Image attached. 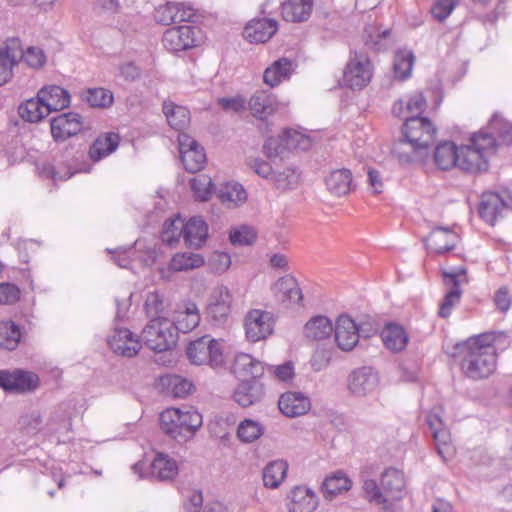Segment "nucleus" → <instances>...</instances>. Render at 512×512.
I'll return each instance as SVG.
<instances>
[{
  "mask_svg": "<svg viewBox=\"0 0 512 512\" xmlns=\"http://www.w3.org/2000/svg\"><path fill=\"white\" fill-rule=\"evenodd\" d=\"M460 356H462L461 370L469 379L488 378L496 369L497 354L465 348Z\"/></svg>",
  "mask_w": 512,
  "mask_h": 512,
  "instance_id": "nucleus-8",
  "label": "nucleus"
},
{
  "mask_svg": "<svg viewBox=\"0 0 512 512\" xmlns=\"http://www.w3.org/2000/svg\"><path fill=\"white\" fill-rule=\"evenodd\" d=\"M201 320L197 305L189 302L183 311L176 313L174 321L171 322L173 330L179 333H188L196 328Z\"/></svg>",
  "mask_w": 512,
  "mask_h": 512,
  "instance_id": "nucleus-38",
  "label": "nucleus"
},
{
  "mask_svg": "<svg viewBox=\"0 0 512 512\" xmlns=\"http://www.w3.org/2000/svg\"><path fill=\"white\" fill-rule=\"evenodd\" d=\"M434 163L438 169L442 171H449L456 167L463 173L469 175V171L466 169L467 165H470V161L466 164V152L463 149V145L457 146L453 141H442L437 144L433 154Z\"/></svg>",
  "mask_w": 512,
  "mask_h": 512,
  "instance_id": "nucleus-11",
  "label": "nucleus"
},
{
  "mask_svg": "<svg viewBox=\"0 0 512 512\" xmlns=\"http://www.w3.org/2000/svg\"><path fill=\"white\" fill-rule=\"evenodd\" d=\"M148 473L159 481H172L178 475L179 467L175 459L158 452L149 465Z\"/></svg>",
  "mask_w": 512,
  "mask_h": 512,
  "instance_id": "nucleus-33",
  "label": "nucleus"
},
{
  "mask_svg": "<svg viewBox=\"0 0 512 512\" xmlns=\"http://www.w3.org/2000/svg\"><path fill=\"white\" fill-rule=\"evenodd\" d=\"M107 344L113 353L128 358L136 356L142 348L138 337L128 328L115 329Z\"/></svg>",
  "mask_w": 512,
  "mask_h": 512,
  "instance_id": "nucleus-19",
  "label": "nucleus"
},
{
  "mask_svg": "<svg viewBox=\"0 0 512 512\" xmlns=\"http://www.w3.org/2000/svg\"><path fill=\"white\" fill-rule=\"evenodd\" d=\"M233 295L223 284L214 287L207 299L204 316L214 328H225L231 319Z\"/></svg>",
  "mask_w": 512,
  "mask_h": 512,
  "instance_id": "nucleus-6",
  "label": "nucleus"
},
{
  "mask_svg": "<svg viewBox=\"0 0 512 512\" xmlns=\"http://www.w3.org/2000/svg\"><path fill=\"white\" fill-rule=\"evenodd\" d=\"M380 485L387 501H400L406 495L404 473L395 467H388L382 472Z\"/></svg>",
  "mask_w": 512,
  "mask_h": 512,
  "instance_id": "nucleus-20",
  "label": "nucleus"
},
{
  "mask_svg": "<svg viewBox=\"0 0 512 512\" xmlns=\"http://www.w3.org/2000/svg\"><path fill=\"white\" fill-rule=\"evenodd\" d=\"M203 40V32L196 25H177L168 28L162 36V43L166 50L177 54L189 52V60L197 61L196 52Z\"/></svg>",
  "mask_w": 512,
  "mask_h": 512,
  "instance_id": "nucleus-4",
  "label": "nucleus"
},
{
  "mask_svg": "<svg viewBox=\"0 0 512 512\" xmlns=\"http://www.w3.org/2000/svg\"><path fill=\"white\" fill-rule=\"evenodd\" d=\"M40 386L38 374L22 368L0 369V388L7 394L24 395Z\"/></svg>",
  "mask_w": 512,
  "mask_h": 512,
  "instance_id": "nucleus-10",
  "label": "nucleus"
},
{
  "mask_svg": "<svg viewBox=\"0 0 512 512\" xmlns=\"http://www.w3.org/2000/svg\"><path fill=\"white\" fill-rule=\"evenodd\" d=\"M295 66H267L263 73V81L270 87L278 86L282 80L288 79Z\"/></svg>",
  "mask_w": 512,
  "mask_h": 512,
  "instance_id": "nucleus-60",
  "label": "nucleus"
},
{
  "mask_svg": "<svg viewBox=\"0 0 512 512\" xmlns=\"http://www.w3.org/2000/svg\"><path fill=\"white\" fill-rule=\"evenodd\" d=\"M287 471L288 463L285 460H275L268 463L262 473L264 486L270 489L278 488L286 478Z\"/></svg>",
  "mask_w": 512,
  "mask_h": 512,
  "instance_id": "nucleus-44",
  "label": "nucleus"
},
{
  "mask_svg": "<svg viewBox=\"0 0 512 512\" xmlns=\"http://www.w3.org/2000/svg\"><path fill=\"white\" fill-rule=\"evenodd\" d=\"M333 333L337 347L344 352L352 351L359 342L357 323L348 314L338 316Z\"/></svg>",
  "mask_w": 512,
  "mask_h": 512,
  "instance_id": "nucleus-18",
  "label": "nucleus"
},
{
  "mask_svg": "<svg viewBox=\"0 0 512 512\" xmlns=\"http://www.w3.org/2000/svg\"><path fill=\"white\" fill-rule=\"evenodd\" d=\"M459 4V0H436L430 12L438 22H444Z\"/></svg>",
  "mask_w": 512,
  "mask_h": 512,
  "instance_id": "nucleus-63",
  "label": "nucleus"
},
{
  "mask_svg": "<svg viewBox=\"0 0 512 512\" xmlns=\"http://www.w3.org/2000/svg\"><path fill=\"white\" fill-rule=\"evenodd\" d=\"M50 132L56 143H61L83 130V117L73 111L63 112L49 120Z\"/></svg>",
  "mask_w": 512,
  "mask_h": 512,
  "instance_id": "nucleus-14",
  "label": "nucleus"
},
{
  "mask_svg": "<svg viewBox=\"0 0 512 512\" xmlns=\"http://www.w3.org/2000/svg\"><path fill=\"white\" fill-rule=\"evenodd\" d=\"M274 319L271 312L251 309L244 318L246 338L251 342H258L273 333Z\"/></svg>",
  "mask_w": 512,
  "mask_h": 512,
  "instance_id": "nucleus-13",
  "label": "nucleus"
},
{
  "mask_svg": "<svg viewBox=\"0 0 512 512\" xmlns=\"http://www.w3.org/2000/svg\"><path fill=\"white\" fill-rule=\"evenodd\" d=\"M62 162L56 166L50 162L41 164L39 174L45 179L65 181L77 173H90L93 169L91 163L85 158V148L82 144L69 143L61 154Z\"/></svg>",
  "mask_w": 512,
  "mask_h": 512,
  "instance_id": "nucleus-2",
  "label": "nucleus"
},
{
  "mask_svg": "<svg viewBox=\"0 0 512 512\" xmlns=\"http://www.w3.org/2000/svg\"><path fill=\"white\" fill-rule=\"evenodd\" d=\"M441 276L443 283L450 286V289L444 294L438 310V316L445 319L451 315L452 308L460 301L463 291L460 287V279H457L455 274L444 270Z\"/></svg>",
  "mask_w": 512,
  "mask_h": 512,
  "instance_id": "nucleus-27",
  "label": "nucleus"
},
{
  "mask_svg": "<svg viewBox=\"0 0 512 512\" xmlns=\"http://www.w3.org/2000/svg\"><path fill=\"white\" fill-rule=\"evenodd\" d=\"M351 487V479L343 471L338 470L324 479L321 491L325 499L332 500L343 492L349 491Z\"/></svg>",
  "mask_w": 512,
  "mask_h": 512,
  "instance_id": "nucleus-39",
  "label": "nucleus"
},
{
  "mask_svg": "<svg viewBox=\"0 0 512 512\" xmlns=\"http://www.w3.org/2000/svg\"><path fill=\"white\" fill-rule=\"evenodd\" d=\"M217 197L222 203H244L247 200V192L238 182H226L216 191Z\"/></svg>",
  "mask_w": 512,
  "mask_h": 512,
  "instance_id": "nucleus-50",
  "label": "nucleus"
},
{
  "mask_svg": "<svg viewBox=\"0 0 512 512\" xmlns=\"http://www.w3.org/2000/svg\"><path fill=\"white\" fill-rule=\"evenodd\" d=\"M178 142L184 169L191 174L201 171L207 163L204 147L186 133H179Z\"/></svg>",
  "mask_w": 512,
  "mask_h": 512,
  "instance_id": "nucleus-12",
  "label": "nucleus"
},
{
  "mask_svg": "<svg viewBox=\"0 0 512 512\" xmlns=\"http://www.w3.org/2000/svg\"><path fill=\"white\" fill-rule=\"evenodd\" d=\"M384 346L395 353L403 351L409 343V335L403 325L388 321L380 332Z\"/></svg>",
  "mask_w": 512,
  "mask_h": 512,
  "instance_id": "nucleus-28",
  "label": "nucleus"
},
{
  "mask_svg": "<svg viewBox=\"0 0 512 512\" xmlns=\"http://www.w3.org/2000/svg\"><path fill=\"white\" fill-rule=\"evenodd\" d=\"M456 234L449 227L436 226L429 235V248L435 255L442 256L455 249Z\"/></svg>",
  "mask_w": 512,
  "mask_h": 512,
  "instance_id": "nucleus-35",
  "label": "nucleus"
},
{
  "mask_svg": "<svg viewBox=\"0 0 512 512\" xmlns=\"http://www.w3.org/2000/svg\"><path fill=\"white\" fill-rule=\"evenodd\" d=\"M264 426L252 419H244L237 428V437L242 443H252L264 433Z\"/></svg>",
  "mask_w": 512,
  "mask_h": 512,
  "instance_id": "nucleus-55",
  "label": "nucleus"
},
{
  "mask_svg": "<svg viewBox=\"0 0 512 512\" xmlns=\"http://www.w3.org/2000/svg\"><path fill=\"white\" fill-rule=\"evenodd\" d=\"M281 133L286 152L296 149L307 151L311 148L312 141L310 136L293 128H285Z\"/></svg>",
  "mask_w": 512,
  "mask_h": 512,
  "instance_id": "nucleus-49",
  "label": "nucleus"
},
{
  "mask_svg": "<svg viewBox=\"0 0 512 512\" xmlns=\"http://www.w3.org/2000/svg\"><path fill=\"white\" fill-rule=\"evenodd\" d=\"M42 423V417L37 411L24 414L18 420L19 429L28 436H33L40 432L42 430Z\"/></svg>",
  "mask_w": 512,
  "mask_h": 512,
  "instance_id": "nucleus-62",
  "label": "nucleus"
},
{
  "mask_svg": "<svg viewBox=\"0 0 512 512\" xmlns=\"http://www.w3.org/2000/svg\"><path fill=\"white\" fill-rule=\"evenodd\" d=\"M178 433L180 442L187 441L192 438L195 433L201 428L203 424L202 415L192 407L189 410L183 411L178 408Z\"/></svg>",
  "mask_w": 512,
  "mask_h": 512,
  "instance_id": "nucleus-37",
  "label": "nucleus"
},
{
  "mask_svg": "<svg viewBox=\"0 0 512 512\" xmlns=\"http://www.w3.org/2000/svg\"><path fill=\"white\" fill-rule=\"evenodd\" d=\"M178 420V408H168L162 411L159 415V427L162 433L176 440L177 442H180V436L178 433Z\"/></svg>",
  "mask_w": 512,
  "mask_h": 512,
  "instance_id": "nucleus-52",
  "label": "nucleus"
},
{
  "mask_svg": "<svg viewBox=\"0 0 512 512\" xmlns=\"http://www.w3.org/2000/svg\"><path fill=\"white\" fill-rule=\"evenodd\" d=\"M21 327L12 320L0 322V348L13 351L21 340Z\"/></svg>",
  "mask_w": 512,
  "mask_h": 512,
  "instance_id": "nucleus-45",
  "label": "nucleus"
},
{
  "mask_svg": "<svg viewBox=\"0 0 512 512\" xmlns=\"http://www.w3.org/2000/svg\"><path fill=\"white\" fill-rule=\"evenodd\" d=\"M503 335L502 332L497 331H487L480 333L478 335L469 337L467 340L463 342H458L453 346V352L451 356L453 358L459 357L462 354L465 348H471L476 351L483 352H491L492 354H497L495 342L496 340Z\"/></svg>",
  "mask_w": 512,
  "mask_h": 512,
  "instance_id": "nucleus-22",
  "label": "nucleus"
},
{
  "mask_svg": "<svg viewBox=\"0 0 512 512\" xmlns=\"http://www.w3.org/2000/svg\"><path fill=\"white\" fill-rule=\"evenodd\" d=\"M184 225V219L181 218L180 214L166 219L160 235L162 242L169 247H175L182 237V227Z\"/></svg>",
  "mask_w": 512,
  "mask_h": 512,
  "instance_id": "nucleus-46",
  "label": "nucleus"
},
{
  "mask_svg": "<svg viewBox=\"0 0 512 512\" xmlns=\"http://www.w3.org/2000/svg\"><path fill=\"white\" fill-rule=\"evenodd\" d=\"M334 330L330 318L325 315H315L304 325V335L308 339L323 340L329 338Z\"/></svg>",
  "mask_w": 512,
  "mask_h": 512,
  "instance_id": "nucleus-41",
  "label": "nucleus"
},
{
  "mask_svg": "<svg viewBox=\"0 0 512 512\" xmlns=\"http://www.w3.org/2000/svg\"><path fill=\"white\" fill-rule=\"evenodd\" d=\"M499 142L495 137L492 130L486 127L481 128L479 131L474 132L469 139V144L463 145L466 152V169L469 175L478 177L489 172L490 161L489 156L496 154Z\"/></svg>",
  "mask_w": 512,
  "mask_h": 512,
  "instance_id": "nucleus-1",
  "label": "nucleus"
},
{
  "mask_svg": "<svg viewBox=\"0 0 512 512\" xmlns=\"http://www.w3.org/2000/svg\"><path fill=\"white\" fill-rule=\"evenodd\" d=\"M325 184L328 191L337 197L347 195L356 187L352 172L347 168L333 170L325 178Z\"/></svg>",
  "mask_w": 512,
  "mask_h": 512,
  "instance_id": "nucleus-36",
  "label": "nucleus"
},
{
  "mask_svg": "<svg viewBox=\"0 0 512 512\" xmlns=\"http://www.w3.org/2000/svg\"><path fill=\"white\" fill-rule=\"evenodd\" d=\"M160 384L167 394L174 398H185L194 389L193 383L177 374H168L160 377Z\"/></svg>",
  "mask_w": 512,
  "mask_h": 512,
  "instance_id": "nucleus-40",
  "label": "nucleus"
},
{
  "mask_svg": "<svg viewBox=\"0 0 512 512\" xmlns=\"http://www.w3.org/2000/svg\"><path fill=\"white\" fill-rule=\"evenodd\" d=\"M311 407L310 399L302 392L287 391L278 400L280 412L289 418L298 417L308 412Z\"/></svg>",
  "mask_w": 512,
  "mask_h": 512,
  "instance_id": "nucleus-24",
  "label": "nucleus"
},
{
  "mask_svg": "<svg viewBox=\"0 0 512 512\" xmlns=\"http://www.w3.org/2000/svg\"><path fill=\"white\" fill-rule=\"evenodd\" d=\"M276 289L281 293V300L293 304H302L303 294L296 278L292 275H285L276 282Z\"/></svg>",
  "mask_w": 512,
  "mask_h": 512,
  "instance_id": "nucleus-43",
  "label": "nucleus"
},
{
  "mask_svg": "<svg viewBox=\"0 0 512 512\" xmlns=\"http://www.w3.org/2000/svg\"><path fill=\"white\" fill-rule=\"evenodd\" d=\"M313 10V0H286L281 3V16L286 22L307 21Z\"/></svg>",
  "mask_w": 512,
  "mask_h": 512,
  "instance_id": "nucleus-34",
  "label": "nucleus"
},
{
  "mask_svg": "<svg viewBox=\"0 0 512 512\" xmlns=\"http://www.w3.org/2000/svg\"><path fill=\"white\" fill-rule=\"evenodd\" d=\"M185 355L192 365L219 367L225 363L221 342L210 335H203L187 343Z\"/></svg>",
  "mask_w": 512,
  "mask_h": 512,
  "instance_id": "nucleus-5",
  "label": "nucleus"
},
{
  "mask_svg": "<svg viewBox=\"0 0 512 512\" xmlns=\"http://www.w3.org/2000/svg\"><path fill=\"white\" fill-rule=\"evenodd\" d=\"M229 240L234 246H250L256 242L257 232L253 227L244 224L229 231Z\"/></svg>",
  "mask_w": 512,
  "mask_h": 512,
  "instance_id": "nucleus-58",
  "label": "nucleus"
},
{
  "mask_svg": "<svg viewBox=\"0 0 512 512\" xmlns=\"http://www.w3.org/2000/svg\"><path fill=\"white\" fill-rule=\"evenodd\" d=\"M374 66H345L343 76L338 81L341 88H349L353 91L362 90L371 81Z\"/></svg>",
  "mask_w": 512,
  "mask_h": 512,
  "instance_id": "nucleus-30",
  "label": "nucleus"
},
{
  "mask_svg": "<svg viewBox=\"0 0 512 512\" xmlns=\"http://www.w3.org/2000/svg\"><path fill=\"white\" fill-rule=\"evenodd\" d=\"M379 384L378 372L371 366H362L352 370L347 379V388L355 397H365Z\"/></svg>",
  "mask_w": 512,
  "mask_h": 512,
  "instance_id": "nucleus-15",
  "label": "nucleus"
},
{
  "mask_svg": "<svg viewBox=\"0 0 512 512\" xmlns=\"http://www.w3.org/2000/svg\"><path fill=\"white\" fill-rule=\"evenodd\" d=\"M46 64L44 51L36 46L23 49L18 37L7 38L0 47V64Z\"/></svg>",
  "mask_w": 512,
  "mask_h": 512,
  "instance_id": "nucleus-9",
  "label": "nucleus"
},
{
  "mask_svg": "<svg viewBox=\"0 0 512 512\" xmlns=\"http://www.w3.org/2000/svg\"><path fill=\"white\" fill-rule=\"evenodd\" d=\"M508 208L507 202L495 191L483 192L477 205L479 218L487 225L494 227L499 219L504 217V211Z\"/></svg>",
  "mask_w": 512,
  "mask_h": 512,
  "instance_id": "nucleus-16",
  "label": "nucleus"
},
{
  "mask_svg": "<svg viewBox=\"0 0 512 512\" xmlns=\"http://www.w3.org/2000/svg\"><path fill=\"white\" fill-rule=\"evenodd\" d=\"M488 128L493 131L497 141L506 146L512 145V123L499 112H494L488 122Z\"/></svg>",
  "mask_w": 512,
  "mask_h": 512,
  "instance_id": "nucleus-48",
  "label": "nucleus"
},
{
  "mask_svg": "<svg viewBox=\"0 0 512 512\" xmlns=\"http://www.w3.org/2000/svg\"><path fill=\"white\" fill-rule=\"evenodd\" d=\"M182 238L188 248H201L208 238V225L201 216H192L182 227Z\"/></svg>",
  "mask_w": 512,
  "mask_h": 512,
  "instance_id": "nucleus-26",
  "label": "nucleus"
},
{
  "mask_svg": "<svg viewBox=\"0 0 512 512\" xmlns=\"http://www.w3.org/2000/svg\"><path fill=\"white\" fill-rule=\"evenodd\" d=\"M263 153L269 159H273L276 157H284L286 150L284 146L282 133L279 134L277 137L270 136L265 140L263 145Z\"/></svg>",
  "mask_w": 512,
  "mask_h": 512,
  "instance_id": "nucleus-64",
  "label": "nucleus"
},
{
  "mask_svg": "<svg viewBox=\"0 0 512 512\" xmlns=\"http://www.w3.org/2000/svg\"><path fill=\"white\" fill-rule=\"evenodd\" d=\"M250 108L253 111V115L261 120L266 119L268 116L272 115L276 108L274 107L270 96L261 92L259 94H255L250 99Z\"/></svg>",
  "mask_w": 512,
  "mask_h": 512,
  "instance_id": "nucleus-57",
  "label": "nucleus"
},
{
  "mask_svg": "<svg viewBox=\"0 0 512 512\" xmlns=\"http://www.w3.org/2000/svg\"><path fill=\"white\" fill-rule=\"evenodd\" d=\"M390 34V29L378 31L376 33L369 32L365 29L363 34L364 46L373 52H384L389 47Z\"/></svg>",
  "mask_w": 512,
  "mask_h": 512,
  "instance_id": "nucleus-56",
  "label": "nucleus"
},
{
  "mask_svg": "<svg viewBox=\"0 0 512 512\" xmlns=\"http://www.w3.org/2000/svg\"><path fill=\"white\" fill-rule=\"evenodd\" d=\"M278 29L279 24L276 19L256 17L244 26L242 36L249 43H266L276 34Z\"/></svg>",
  "mask_w": 512,
  "mask_h": 512,
  "instance_id": "nucleus-17",
  "label": "nucleus"
},
{
  "mask_svg": "<svg viewBox=\"0 0 512 512\" xmlns=\"http://www.w3.org/2000/svg\"><path fill=\"white\" fill-rule=\"evenodd\" d=\"M142 336L146 346L155 352L171 350L178 342V335L166 317L150 319L142 331Z\"/></svg>",
  "mask_w": 512,
  "mask_h": 512,
  "instance_id": "nucleus-7",
  "label": "nucleus"
},
{
  "mask_svg": "<svg viewBox=\"0 0 512 512\" xmlns=\"http://www.w3.org/2000/svg\"><path fill=\"white\" fill-rule=\"evenodd\" d=\"M427 107L426 97L422 92H415L408 95L406 99H399L394 102L392 106V113L395 117L405 119L407 116H418L424 117V113Z\"/></svg>",
  "mask_w": 512,
  "mask_h": 512,
  "instance_id": "nucleus-31",
  "label": "nucleus"
},
{
  "mask_svg": "<svg viewBox=\"0 0 512 512\" xmlns=\"http://www.w3.org/2000/svg\"><path fill=\"white\" fill-rule=\"evenodd\" d=\"M265 396V386L260 380H241L233 392L234 401L241 407L247 408L262 401Z\"/></svg>",
  "mask_w": 512,
  "mask_h": 512,
  "instance_id": "nucleus-21",
  "label": "nucleus"
},
{
  "mask_svg": "<svg viewBox=\"0 0 512 512\" xmlns=\"http://www.w3.org/2000/svg\"><path fill=\"white\" fill-rule=\"evenodd\" d=\"M18 114L25 122L29 123H38L49 115V113L45 111L44 102L38 93L35 97L20 103L18 106Z\"/></svg>",
  "mask_w": 512,
  "mask_h": 512,
  "instance_id": "nucleus-42",
  "label": "nucleus"
},
{
  "mask_svg": "<svg viewBox=\"0 0 512 512\" xmlns=\"http://www.w3.org/2000/svg\"><path fill=\"white\" fill-rule=\"evenodd\" d=\"M289 512H313L318 504L317 494L305 485H298L291 489L287 495Z\"/></svg>",
  "mask_w": 512,
  "mask_h": 512,
  "instance_id": "nucleus-23",
  "label": "nucleus"
},
{
  "mask_svg": "<svg viewBox=\"0 0 512 512\" xmlns=\"http://www.w3.org/2000/svg\"><path fill=\"white\" fill-rule=\"evenodd\" d=\"M163 111L170 127L180 133L190 123V112L183 106L172 105L169 109L167 105H164Z\"/></svg>",
  "mask_w": 512,
  "mask_h": 512,
  "instance_id": "nucleus-51",
  "label": "nucleus"
},
{
  "mask_svg": "<svg viewBox=\"0 0 512 512\" xmlns=\"http://www.w3.org/2000/svg\"><path fill=\"white\" fill-rule=\"evenodd\" d=\"M81 100L92 108H108L114 102V95L103 87L88 88L81 92Z\"/></svg>",
  "mask_w": 512,
  "mask_h": 512,
  "instance_id": "nucleus-47",
  "label": "nucleus"
},
{
  "mask_svg": "<svg viewBox=\"0 0 512 512\" xmlns=\"http://www.w3.org/2000/svg\"><path fill=\"white\" fill-rule=\"evenodd\" d=\"M233 368L240 381L260 380L265 372L263 362L246 353L236 355Z\"/></svg>",
  "mask_w": 512,
  "mask_h": 512,
  "instance_id": "nucleus-32",
  "label": "nucleus"
},
{
  "mask_svg": "<svg viewBox=\"0 0 512 512\" xmlns=\"http://www.w3.org/2000/svg\"><path fill=\"white\" fill-rule=\"evenodd\" d=\"M334 347L326 345H318L310 359V365L313 371L320 372L326 369L333 357Z\"/></svg>",
  "mask_w": 512,
  "mask_h": 512,
  "instance_id": "nucleus-59",
  "label": "nucleus"
},
{
  "mask_svg": "<svg viewBox=\"0 0 512 512\" xmlns=\"http://www.w3.org/2000/svg\"><path fill=\"white\" fill-rule=\"evenodd\" d=\"M204 262V257L201 254L193 252L177 253L172 257L170 267L174 271H186L199 268Z\"/></svg>",
  "mask_w": 512,
  "mask_h": 512,
  "instance_id": "nucleus-53",
  "label": "nucleus"
},
{
  "mask_svg": "<svg viewBox=\"0 0 512 512\" xmlns=\"http://www.w3.org/2000/svg\"><path fill=\"white\" fill-rule=\"evenodd\" d=\"M120 144V136L115 132L99 134L90 144L88 157L93 163H97L117 150Z\"/></svg>",
  "mask_w": 512,
  "mask_h": 512,
  "instance_id": "nucleus-29",
  "label": "nucleus"
},
{
  "mask_svg": "<svg viewBox=\"0 0 512 512\" xmlns=\"http://www.w3.org/2000/svg\"><path fill=\"white\" fill-rule=\"evenodd\" d=\"M37 93L44 102L45 111L49 114L64 110L70 106V93L59 85L43 86Z\"/></svg>",
  "mask_w": 512,
  "mask_h": 512,
  "instance_id": "nucleus-25",
  "label": "nucleus"
},
{
  "mask_svg": "<svg viewBox=\"0 0 512 512\" xmlns=\"http://www.w3.org/2000/svg\"><path fill=\"white\" fill-rule=\"evenodd\" d=\"M399 142L411 145L419 160L425 159L435 139L437 129L429 117L407 116L403 119Z\"/></svg>",
  "mask_w": 512,
  "mask_h": 512,
  "instance_id": "nucleus-3",
  "label": "nucleus"
},
{
  "mask_svg": "<svg viewBox=\"0 0 512 512\" xmlns=\"http://www.w3.org/2000/svg\"><path fill=\"white\" fill-rule=\"evenodd\" d=\"M300 173L296 168L286 167L273 177L274 185L279 190L293 189L299 181Z\"/></svg>",
  "mask_w": 512,
  "mask_h": 512,
  "instance_id": "nucleus-61",
  "label": "nucleus"
},
{
  "mask_svg": "<svg viewBox=\"0 0 512 512\" xmlns=\"http://www.w3.org/2000/svg\"><path fill=\"white\" fill-rule=\"evenodd\" d=\"M190 188L195 198L201 202H207L212 198L215 185L212 179L206 175H198L190 179Z\"/></svg>",
  "mask_w": 512,
  "mask_h": 512,
  "instance_id": "nucleus-54",
  "label": "nucleus"
}]
</instances>
